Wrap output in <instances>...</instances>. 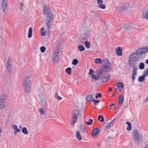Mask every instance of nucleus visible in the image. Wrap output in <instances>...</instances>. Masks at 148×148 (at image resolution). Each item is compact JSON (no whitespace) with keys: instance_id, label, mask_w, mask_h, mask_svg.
<instances>
[{"instance_id":"nucleus-51","label":"nucleus","mask_w":148,"mask_h":148,"mask_svg":"<svg viewBox=\"0 0 148 148\" xmlns=\"http://www.w3.org/2000/svg\"><path fill=\"white\" fill-rule=\"evenodd\" d=\"M40 101L41 102L44 103L45 104V106H46L45 105L46 104V101H45V100L42 97H40Z\"/></svg>"},{"instance_id":"nucleus-57","label":"nucleus","mask_w":148,"mask_h":148,"mask_svg":"<svg viewBox=\"0 0 148 148\" xmlns=\"http://www.w3.org/2000/svg\"><path fill=\"white\" fill-rule=\"evenodd\" d=\"M112 88L111 87H110L108 89V91L109 92H110L112 91Z\"/></svg>"},{"instance_id":"nucleus-50","label":"nucleus","mask_w":148,"mask_h":148,"mask_svg":"<svg viewBox=\"0 0 148 148\" xmlns=\"http://www.w3.org/2000/svg\"><path fill=\"white\" fill-rule=\"evenodd\" d=\"M115 106V105L114 104V103H110V105H109V107H110V109H112V106Z\"/></svg>"},{"instance_id":"nucleus-59","label":"nucleus","mask_w":148,"mask_h":148,"mask_svg":"<svg viewBox=\"0 0 148 148\" xmlns=\"http://www.w3.org/2000/svg\"><path fill=\"white\" fill-rule=\"evenodd\" d=\"M18 132L16 131L15 130H14V134H16V133H17V132Z\"/></svg>"},{"instance_id":"nucleus-32","label":"nucleus","mask_w":148,"mask_h":148,"mask_svg":"<svg viewBox=\"0 0 148 148\" xmlns=\"http://www.w3.org/2000/svg\"><path fill=\"white\" fill-rule=\"evenodd\" d=\"M86 48H88L90 47V43L88 41H85L84 42Z\"/></svg>"},{"instance_id":"nucleus-4","label":"nucleus","mask_w":148,"mask_h":148,"mask_svg":"<svg viewBox=\"0 0 148 148\" xmlns=\"http://www.w3.org/2000/svg\"><path fill=\"white\" fill-rule=\"evenodd\" d=\"M32 83L28 77H26L23 82V87L25 91L29 92L31 91Z\"/></svg>"},{"instance_id":"nucleus-54","label":"nucleus","mask_w":148,"mask_h":148,"mask_svg":"<svg viewBox=\"0 0 148 148\" xmlns=\"http://www.w3.org/2000/svg\"><path fill=\"white\" fill-rule=\"evenodd\" d=\"M143 148H148V143L146 144V145L143 147Z\"/></svg>"},{"instance_id":"nucleus-44","label":"nucleus","mask_w":148,"mask_h":148,"mask_svg":"<svg viewBox=\"0 0 148 148\" xmlns=\"http://www.w3.org/2000/svg\"><path fill=\"white\" fill-rule=\"evenodd\" d=\"M11 111H8L6 112V116L7 118H9L10 116Z\"/></svg>"},{"instance_id":"nucleus-3","label":"nucleus","mask_w":148,"mask_h":148,"mask_svg":"<svg viewBox=\"0 0 148 148\" xmlns=\"http://www.w3.org/2000/svg\"><path fill=\"white\" fill-rule=\"evenodd\" d=\"M43 15L46 17V24L47 26L48 29L51 27L53 23V21L54 18V14L46 6H45L43 10Z\"/></svg>"},{"instance_id":"nucleus-15","label":"nucleus","mask_w":148,"mask_h":148,"mask_svg":"<svg viewBox=\"0 0 148 148\" xmlns=\"http://www.w3.org/2000/svg\"><path fill=\"white\" fill-rule=\"evenodd\" d=\"M116 54L118 56H121L122 55V49L120 47H118L116 49Z\"/></svg>"},{"instance_id":"nucleus-9","label":"nucleus","mask_w":148,"mask_h":148,"mask_svg":"<svg viewBox=\"0 0 148 148\" xmlns=\"http://www.w3.org/2000/svg\"><path fill=\"white\" fill-rule=\"evenodd\" d=\"M1 8L3 12L5 14L7 12V4L8 0H2Z\"/></svg>"},{"instance_id":"nucleus-8","label":"nucleus","mask_w":148,"mask_h":148,"mask_svg":"<svg viewBox=\"0 0 148 148\" xmlns=\"http://www.w3.org/2000/svg\"><path fill=\"white\" fill-rule=\"evenodd\" d=\"M12 63L11 59L10 58H9L7 61L6 68L7 71L9 73H10L11 72Z\"/></svg>"},{"instance_id":"nucleus-28","label":"nucleus","mask_w":148,"mask_h":148,"mask_svg":"<svg viewBox=\"0 0 148 148\" xmlns=\"http://www.w3.org/2000/svg\"><path fill=\"white\" fill-rule=\"evenodd\" d=\"M94 62L96 64H101L102 63V60L98 58H97L95 59Z\"/></svg>"},{"instance_id":"nucleus-45","label":"nucleus","mask_w":148,"mask_h":148,"mask_svg":"<svg viewBox=\"0 0 148 148\" xmlns=\"http://www.w3.org/2000/svg\"><path fill=\"white\" fill-rule=\"evenodd\" d=\"M40 51L42 52L43 53L45 52L46 50V48L43 46H42L40 47Z\"/></svg>"},{"instance_id":"nucleus-37","label":"nucleus","mask_w":148,"mask_h":148,"mask_svg":"<svg viewBox=\"0 0 148 148\" xmlns=\"http://www.w3.org/2000/svg\"><path fill=\"white\" fill-rule=\"evenodd\" d=\"M78 62V61L77 59H74L72 62V64L75 65H76Z\"/></svg>"},{"instance_id":"nucleus-42","label":"nucleus","mask_w":148,"mask_h":148,"mask_svg":"<svg viewBox=\"0 0 148 148\" xmlns=\"http://www.w3.org/2000/svg\"><path fill=\"white\" fill-rule=\"evenodd\" d=\"M44 28L43 27H42L41 29L40 32H41V35L42 36H45V34L44 33Z\"/></svg>"},{"instance_id":"nucleus-61","label":"nucleus","mask_w":148,"mask_h":148,"mask_svg":"<svg viewBox=\"0 0 148 148\" xmlns=\"http://www.w3.org/2000/svg\"><path fill=\"white\" fill-rule=\"evenodd\" d=\"M19 9L21 11L23 10V8L22 7H19Z\"/></svg>"},{"instance_id":"nucleus-16","label":"nucleus","mask_w":148,"mask_h":148,"mask_svg":"<svg viewBox=\"0 0 148 148\" xmlns=\"http://www.w3.org/2000/svg\"><path fill=\"white\" fill-rule=\"evenodd\" d=\"M124 101V97L123 95H120L119 96L118 99V102L120 106H121L123 103Z\"/></svg>"},{"instance_id":"nucleus-6","label":"nucleus","mask_w":148,"mask_h":148,"mask_svg":"<svg viewBox=\"0 0 148 148\" xmlns=\"http://www.w3.org/2000/svg\"><path fill=\"white\" fill-rule=\"evenodd\" d=\"M134 140L135 143L139 144L141 141V136L140 135L137 130H134L133 133Z\"/></svg>"},{"instance_id":"nucleus-2","label":"nucleus","mask_w":148,"mask_h":148,"mask_svg":"<svg viewBox=\"0 0 148 148\" xmlns=\"http://www.w3.org/2000/svg\"><path fill=\"white\" fill-rule=\"evenodd\" d=\"M111 64L108 60H104L103 65L98 72L97 75H95L94 74L90 76L92 77L93 80H98L101 78V76L104 75L105 72L109 71L111 70Z\"/></svg>"},{"instance_id":"nucleus-1","label":"nucleus","mask_w":148,"mask_h":148,"mask_svg":"<svg viewBox=\"0 0 148 148\" xmlns=\"http://www.w3.org/2000/svg\"><path fill=\"white\" fill-rule=\"evenodd\" d=\"M148 51V46H146L137 49L136 52L132 53L130 55L128 63L129 65L133 68V73L132 76V80L133 81L135 80V76L137 73V68L135 66L134 64L137 62L140 59V55H143L146 53Z\"/></svg>"},{"instance_id":"nucleus-24","label":"nucleus","mask_w":148,"mask_h":148,"mask_svg":"<svg viewBox=\"0 0 148 148\" xmlns=\"http://www.w3.org/2000/svg\"><path fill=\"white\" fill-rule=\"evenodd\" d=\"M143 17L146 19H148V10L146 12H143L142 13Z\"/></svg>"},{"instance_id":"nucleus-13","label":"nucleus","mask_w":148,"mask_h":148,"mask_svg":"<svg viewBox=\"0 0 148 148\" xmlns=\"http://www.w3.org/2000/svg\"><path fill=\"white\" fill-rule=\"evenodd\" d=\"M97 3L98 4L99 7L102 9H104L105 8L106 6L104 5L103 4V1L102 0H97Z\"/></svg>"},{"instance_id":"nucleus-26","label":"nucleus","mask_w":148,"mask_h":148,"mask_svg":"<svg viewBox=\"0 0 148 148\" xmlns=\"http://www.w3.org/2000/svg\"><path fill=\"white\" fill-rule=\"evenodd\" d=\"M77 48L80 51H82L85 50L84 47L82 45H79L77 46Z\"/></svg>"},{"instance_id":"nucleus-41","label":"nucleus","mask_w":148,"mask_h":148,"mask_svg":"<svg viewBox=\"0 0 148 148\" xmlns=\"http://www.w3.org/2000/svg\"><path fill=\"white\" fill-rule=\"evenodd\" d=\"M55 96L56 98L58 100H60L62 99V97H60L58 95V93H56L55 95Z\"/></svg>"},{"instance_id":"nucleus-22","label":"nucleus","mask_w":148,"mask_h":148,"mask_svg":"<svg viewBox=\"0 0 148 148\" xmlns=\"http://www.w3.org/2000/svg\"><path fill=\"white\" fill-rule=\"evenodd\" d=\"M115 86L118 88H123V86L122 83L121 82H119L117 83Z\"/></svg>"},{"instance_id":"nucleus-5","label":"nucleus","mask_w":148,"mask_h":148,"mask_svg":"<svg viewBox=\"0 0 148 148\" xmlns=\"http://www.w3.org/2000/svg\"><path fill=\"white\" fill-rule=\"evenodd\" d=\"M60 49L57 47L56 49L53 51L52 60L55 63H58L59 61V52Z\"/></svg>"},{"instance_id":"nucleus-40","label":"nucleus","mask_w":148,"mask_h":148,"mask_svg":"<svg viewBox=\"0 0 148 148\" xmlns=\"http://www.w3.org/2000/svg\"><path fill=\"white\" fill-rule=\"evenodd\" d=\"M90 32L89 30H87L84 34V35L86 37H87L89 35Z\"/></svg>"},{"instance_id":"nucleus-33","label":"nucleus","mask_w":148,"mask_h":148,"mask_svg":"<svg viewBox=\"0 0 148 148\" xmlns=\"http://www.w3.org/2000/svg\"><path fill=\"white\" fill-rule=\"evenodd\" d=\"M98 119L99 121H100L101 122H103L104 121L103 116L101 115L98 116Z\"/></svg>"},{"instance_id":"nucleus-55","label":"nucleus","mask_w":148,"mask_h":148,"mask_svg":"<svg viewBox=\"0 0 148 148\" xmlns=\"http://www.w3.org/2000/svg\"><path fill=\"white\" fill-rule=\"evenodd\" d=\"M96 100L95 99V98H93V99H92L91 100L92 102H95Z\"/></svg>"},{"instance_id":"nucleus-52","label":"nucleus","mask_w":148,"mask_h":148,"mask_svg":"<svg viewBox=\"0 0 148 148\" xmlns=\"http://www.w3.org/2000/svg\"><path fill=\"white\" fill-rule=\"evenodd\" d=\"M95 16L97 18H99V15L95 13Z\"/></svg>"},{"instance_id":"nucleus-36","label":"nucleus","mask_w":148,"mask_h":148,"mask_svg":"<svg viewBox=\"0 0 148 148\" xmlns=\"http://www.w3.org/2000/svg\"><path fill=\"white\" fill-rule=\"evenodd\" d=\"M145 65L143 63H140L139 66V68L140 69H143L144 68Z\"/></svg>"},{"instance_id":"nucleus-58","label":"nucleus","mask_w":148,"mask_h":148,"mask_svg":"<svg viewBox=\"0 0 148 148\" xmlns=\"http://www.w3.org/2000/svg\"><path fill=\"white\" fill-rule=\"evenodd\" d=\"M20 6H21V7H23L24 5V4H23V3H21L20 4Z\"/></svg>"},{"instance_id":"nucleus-10","label":"nucleus","mask_w":148,"mask_h":148,"mask_svg":"<svg viewBox=\"0 0 148 148\" xmlns=\"http://www.w3.org/2000/svg\"><path fill=\"white\" fill-rule=\"evenodd\" d=\"M100 132V130L98 128L95 127L92 130V136L93 138H95L98 136V134Z\"/></svg>"},{"instance_id":"nucleus-64","label":"nucleus","mask_w":148,"mask_h":148,"mask_svg":"<svg viewBox=\"0 0 148 148\" xmlns=\"http://www.w3.org/2000/svg\"><path fill=\"white\" fill-rule=\"evenodd\" d=\"M97 104H98V103H96V102H95V103L94 104V105L95 106H96V105H97Z\"/></svg>"},{"instance_id":"nucleus-19","label":"nucleus","mask_w":148,"mask_h":148,"mask_svg":"<svg viewBox=\"0 0 148 148\" xmlns=\"http://www.w3.org/2000/svg\"><path fill=\"white\" fill-rule=\"evenodd\" d=\"M33 29L32 28L30 27L29 29L28 37L29 38H31L32 36Z\"/></svg>"},{"instance_id":"nucleus-27","label":"nucleus","mask_w":148,"mask_h":148,"mask_svg":"<svg viewBox=\"0 0 148 148\" xmlns=\"http://www.w3.org/2000/svg\"><path fill=\"white\" fill-rule=\"evenodd\" d=\"M22 132L25 134H27L28 133V131L27 128L25 127H23L22 129Z\"/></svg>"},{"instance_id":"nucleus-29","label":"nucleus","mask_w":148,"mask_h":148,"mask_svg":"<svg viewBox=\"0 0 148 148\" xmlns=\"http://www.w3.org/2000/svg\"><path fill=\"white\" fill-rule=\"evenodd\" d=\"M80 130L81 132L85 133L86 130L85 127L83 125H81L80 127Z\"/></svg>"},{"instance_id":"nucleus-21","label":"nucleus","mask_w":148,"mask_h":148,"mask_svg":"<svg viewBox=\"0 0 148 148\" xmlns=\"http://www.w3.org/2000/svg\"><path fill=\"white\" fill-rule=\"evenodd\" d=\"M93 96V94L88 95L86 97V101L87 102L90 101L91 100V99Z\"/></svg>"},{"instance_id":"nucleus-56","label":"nucleus","mask_w":148,"mask_h":148,"mask_svg":"<svg viewBox=\"0 0 148 148\" xmlns=\"http://www.w3.org/2000/svg\"><path fill=\"white\" fill-rule=\"evenodd\" d=\"M99 101L98 100H96L95 102H96V103L98 104L99 103Z\"/></svg>"},{"instance_id":"nucleus-7","label":"nucleus","mask_w":148,"mask_h":148,"mask_svg":"<svg viewBox=\"0 0 148 148\" xmlns=\"http://www.w3.org/2000/svg\"><path fill=\"white\" fill-rule=\"evenodd\" d=\"M72 113L73 118L71 120V124L72 125H74L77 121L79 115V110H74Z\"/></svg>"},{"instance_id":"nucleus-11","label":"nucleus","mask_w":148,"mask_h":148,"mask_svg":"<svg viewBox=\"0 0 148 148\" xmlns=\"http://www.w3.org/2000/svg\"><path fill=\"white\" fill-rule=\"evenodd\" d=\"M104 75L101 77V82L102 83H105L108 81L110 79V76L109 74L107 75V76H104Z\"/></svg>"},{"instance_id":"nucleus-34","label":"nucleus","mask_w":148,"mask_h":148,"mask_svg":"<svg viewBox=\"0 0 148 148\" xmlns=\"http://www.w3.org/2000/svg\"><path fill=\"white\" fill-rule=\"evenodd\" d=\"M71 69L70 67H68L66 68L65 70L66 72L69 75L71 74Z\"/></svg>"},{"instance_id":"nucleus-46","label":"nucleus","mask_w":148,"mask_h":148,"mask_svg":"<svg viewBox=\"0 0 148 148\" xmlns=\"http://www.w3.org/2000/svg\"><path fill=\"white\" fill-rule=\"evenodd\" d=\"M102 96L101 94L100 93H97L95 95V98L97 99L98 97H101Z\"/></svg>"},{"instance_id":"nucleus-38","label":"nucleus","mask_w":148,"mask_h":148,"mask_svg":"<svg viewBox=\"0 0 148 148\" xmlns=\"http://www.w3.org/2000/svg\"><path fill=\"white\" fill-rule=\"evenodd\" d=\"M93 122V120L91 119H89L88 121H87L86 123L87 125H91Z\"/></svg>"},{"instance_id":"nucleus-47","label":"nucleus","mask_w":148,"mask_h":148,"mask_svg":"<svg viewBox=\"0 0 148 148\" xmlns=\"http://www.w3.org/2000/svg\"><path fill=\"white\" fill-rule=\"evenodd\" d=\"M87 38L85 37H83L81 40L80 42L83 43L84 42H85V41H87Z\"/></svg>"},{"instance_id":"nucleus-62","label":"nucleus","mask_w":148,"mask_h":148,"mask_svg":"<svg viewBox=\"0 0 148 148\" xmlns=\"http://www.w3.org/2000/svg\"><path fill=\"white\" fill-rule=\"evenodd\" d=\"M119 91L120 92L123 89V88H119Z\"/></svg>"},{"instance_id":"nucleus-17","label":"nucleus","mask_w":148,"mask_h":148,"mask_svg":"<svg viewBox=\"0 0 148 148\" xmlns=\"http://www.w3.org/2000/svg\"><path fill=\"white\" fill-rule=\"evenodd\" d=\"M123 28L125 29L130 30L132 29L133 26L131 24H126L123 26Z\"/></svg>"},{"instance_id":"nucleus-20","label":"nucleus","mask_w":148,"mask_h":148,"mask_svg":"<svg viewBox=\"0 0 148 148\" xmlns=\"http://www.w3.org/2000/svg\"><path fill=\"white\" fill-rule=\"evenodd\" d=\"M12 126V127H13V128L14 130H15L18 132H21V130L18 129L16 125L14 124H13Z\"/></svg>"},{"instance_id":"nucleus-35","label":"nucleus","mask_w":148,"mask_h":148,"mask_svg":"<svg viewBox=\"0 0 148 148\" xmlns=\"http://www.w3.org/2000/svg\"><path fill=\"white\" fill-rule=\"evenodd\" d=\"M148 74V69H146L144 71L142 75L145 77Z\"/></svg>"},{"instance_id":"nucleus-14","label":"nucleus","mask_w":148,"mask_h":148,"mask_svg":"<svg viewBox=\"0 0 148 148\" xmlns=\"http://www.w3.org/2000/svg\"><path fill=\"white\" fill-rule=\"evenodd\" d=\"M7 95L6 94H3L0 96V101L1 102H4L6 103V98Z\"/></svg>"},{"instance_id":"nucleus-23","label":"nucleus","mask_w":148,"mask_h":148,"mask_svg":"<svg viewBox=\"0 0 148 148\" xmlns=\"http://www.w3.org/2000/svg\"><path fill=\"white\" fill-rule=\"evenodd\" d=\"M38 88L39 89L38 91L40 93H42L44 92V89L42 87V85L40 84L39 85Z\"/></svg>"},{"instance_id":"nucleus-12","label":"nucleus","mask_w":148,"mask_h":148,"mask_svg":"<svg viewBox=\"0 0 148 148\" xmlns=\"http://www.w3.org/2000/svg\"><path fill=\"white\" fill-rule=\"evenodd\" d=\"M116 119V118H115L111 121L110 122L108 123L106 125V127L105 128V129H106V130H107L109 128L111 127H113V125Z\"/></svg>"},{"instance_id":"nucleus-48","label":"nucleus","mask_w":148,"mask_h":148,"mask_svg":"<svg viewBox=\"0 0 148 148\" xmlns=\"http://www.w3.org/2000/svg\"><path fill=\"white\" fill-rule=\"evenodd\" d=\"M39 111L40 112V114L41 115H43L44 114V111L42 108H40Z\"/></svg>"},{"instance_id":"nucleus-30","label":"nucleus","mask_w":148,"mask_h":148,"mask_svg":"<svg viewBox=\"0 0 148 148\" xmlns=\"http://www.w3.org/2000/svg\"><path fill=\"white\" fill-rule=\"evenodd\" d=\"M123 9L126 10H127L129 7V4L128 3H126L124 4L123 5Z\"/></svg>"},{"instance_id":"nucleus-53","label":"nucleus","mask_w":148,"mask_h":148,"mask_svg":"<svg viewBox=\"0 0 148 148\" xmlns=\"http://www.w3.org/2000/svg\"><path fill=\"white\" fill-rule=\"evenodd\" d=\"M8 118H6V125H8Z\"/></svg>"},{"instance_id":"nucleus-43","label":"nucleus","mask_w":148,"mask_h":148,"mask_svg":"<svg viewBox=\"0 0 148 148\" xmlns=\"http://www.w3.org/2000/svg\"><path fill=\"white\" fill-rule=\"evenodd\" d=\"M118 11L119 12H121L123 10V8L121 6H119L117 8Z\"/></svg>"},{"instance_id":"nucleus-18","label":"nucleus","mask_w":148,"mask_h":148,"mask_svg":"<svg viewBox=\"0 0 148 148\" xmlns=\"http://www.w3.org/2000/svg\"><path fill=\"white\" fill-rule=\"evenodd\" d=\"M6 105L4 102L0 101V110L3 109L6 106Z\"/></svg>"},{"instance_id":"nucleus-60","label":"nucleus","mask_w":148,"mask_h":148,"mask_svg":"<svg viewBox=\"0 0 148 148\" xmlns=\"http://www.w3.org/2000/svg\"><path fill=\"white\" fill-rule=\"evenodd\" d=\"M126 124H128V125H130V124H131V123H130L129 122H126Z\"/></svg>"},{"instance_id":"nucleus-49","label":"nucleus","mask_w":148,"mask_h":148,"mask_svg":"<svg viewBox=\"0 0 148 148\" xmlns=\"http://www.w3.org/2000/svg\"><path fill=\"white\" fill-rule=\"evenodd\" d=\"M132 129V126H131V124H130V125H128L127 128V130L128 131H130Z\"/></svg>"},{"instance_id":"nucleus-63","label":"nucleus","mask_w":148,"mask_h":148,"mask_svg":"<svg viewBox=\"0 0 148 148\" xmlns=\"http://www.w3.org/2000/svg\"><path fill=\"white\" fill-rule=\"evenodd\" d=\"M146 63L148 64V59L146 61Z\"/></svg>"},{"instance_id":"nucleus-25","label":"nucleus","mask_w":148,"mask_h":148,"mask_svg":"<svg viewBox=\"0 0 148 148\" xmlns=\"http://www.w3.org/2000/svg\"><path fill=\"white\" fill-rule=\"evenodd\" d=\"M76 137L79 140H81L82 138L79 131H77L76 133Z\"/></svg>"},{"instance_id":"nucleus-31","label":"nucleus","mask_w":148,"mask_h":148,"mask_svg":"<svg viewBox=\"0 0 148 148\" xmlns=\"http://www.w3.org/2000/svg\"><path fill=\"white\" fill-rule=\"evenodd\" d=\"M145 79V77L142 75L139 77L138 80L139 82H141L144 81Z\"/></svg>"},{"instance_id":"nucleus-39","label":"nucleus","mask_w":148,"mask_h":148,"mask_svg":"<svg viewBox=\"0 0 148 148\" xmlns=\"http://www.w3.org/2000/svg\"><path fill=\"white\" fill-rule=\"evenodd\" d=\"M94 71L92 69H90L89 70V71L88 73V74L90 76L94 74Z\"/></svg>"}]
</instances>
